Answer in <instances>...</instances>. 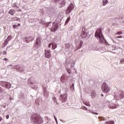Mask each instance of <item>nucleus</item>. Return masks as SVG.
<instances>
[{"label":"nucleus","mask_w":124,"mask_h":124,"mask_svg":"<svg viewBox=\"0 0 124 124\" xmlns=\"http://www.w3.org/2000/svg\"><path fill=\"white\" fill-rule=\"evenodd\" d=\"M108 3V0H103V5H106Z\"/></svg>","instance_id":"2eb2a0df"},{"label":"nucleus","mask_w":124,"mask_h":124,"mask_svg":"<svg viewBox=\"0 0 124 124\" xmlns=\"http://www.w3.org/2000/svg\"><path fill=\"white\" fill-rule=\"evenodd\" d=\"M6 118L7 119V120H8V119H9V115H7L6 116Z\"/></svg>","instance_id":"f704fd0d"},{"label":"nucleus","mask_w":124,"mask_h":124,"mask_svg":"<svg viewBox=\"0 0 124 124\" xmlns=\"http://www.w3.org/2000/svg\"><path fill=\"white\" fill-rule=\"evenodd\" d=\"M68 9H69V10H71V11H72V10L74 9V5H73V4H71L68 6Z\"/></svg>","instance_id":"f8f14e48"},{"label":"nucleus","mask_w":124,"mask_h":124,"mask_svg":"<svg viewBox=\"0 0 124 124\" xmlns=\"http://www.w3.org/2000/svg\"><path fill=\"white\" fill-rule=\"evenodd\" d=\"M13 7H14L15 8H17L18 7L17 6V4H16V3H14L12 5Z\"/></svg>","instance_id":"4be33fe9"},{"label":"nucleus","mask_w":124,"mask_h":124,"mask_svg":"<svg viewBox=\"0 0 124 124\" xmlns=\"http://www.w3.org/2000/svg\"><path fill=\"white\" fill-rule=\"evenodd\" d=\"M17 26V27H20L21 26V24L20 23H18Z\"/></svg>","instance_id":"ea45409f"},{"label":"nucleus","mask_w":124,"mask_h":124,"mask_svg":"<svg viewBox=\"0 0 124 124\" xmlns=\"http://www.w3.org/2000/svg\"><path fill=\"white\" fill-rule=\"evenodd\" d=\"M12 20L13 21H19L20 20V19L16 16H15L12 18Z\"/></svg>","instance_id":"4468645a"},{"label":"nucleus","mask_w":124,"mask_h":124,"mask_svg":"<svg viewBox=\"0 0 124 124\" xmlns=\"http://www.w3.org/2000/svg\"><path fill=\"white\" fill-rule=\"evenodd\" d=\"M56 0L57 1H59V0Z\"/></svg>","instance_id":"09e8293b"},{"label":"nucleus","mask_w":124,"mask_h":124,"mask_svg":"<svg viewBox=\"0 0 124 124\" xmlns=\"http://www.w3.org/2000/svg\"><path fill=\"white\" fill-rule=\"evenodd\" d=\"M120 62H121V63H124V58H123L122 59H121V60L120 61Z\"/></svg>","instance_id":"7c9ffc66"},{"label":"nucleus","mask_w":124,"mask_h":124,"mask_svg":"<svg viewBox=\"0 0 124 124\" xmlns=\"http://www.w3.org/2000/svg\"><path fill=\"white\" fill-rule=\"evenodd\" d=\"M101 96H102V97L104 96V95H103V94H101Z\"/></svg>","instance_id":"49530a36"},{"label":"nucleus","mask_w":124,"mask_h":124,"mask_svg":"<svg viewBox=\"0 0 124 124\" xmlns=\"http://www.w3.org/2000/svg\"><path fill=\"white\" fill-rule=\"evenodd\" d=\"M67 72L69 73V74H70V72L69 71H67Z\"/></svg>","instance_id":"a18cd8bd"},{"label":"nucleus","mask_w":124,"mask_h":124,"mask_svg":"<svg viewBox=\"0 0 124 124\" xmlns=\"http://www.w3.org/2000/svg\"><path fill=\"white\" fill-rule=\"evenodd\" d=\"M2 54H3V55H7V52H6V51L4 50L2 51Z\"/></svg>","instance_id":"c85d7f7f"},{"label":"nucleus","mask_w":124,"mask_h":124,"mask_svg":"<svg viewBox=\"0 0 124 124\" xmlns=\"http://www.w3.org/2000/svg\"><path fill=\"white\" fill-rule=\"evenodd\" d=\"M51 45L52 46H53V44L50 43V44H49L48 46V48H51Z\"/></svg>","instance_id":"473e14b6"},{"label":"nucleus","mask_w":124,"mask_h":124,"mask_svg":"<svg viewBox=\"0 0 124 124\" xmlns=\"http://www.w3.org/2000/svg\"><path fill=\"white\" fill-rule=\"evenodd\" d=\"M2 121V117H0V122H1Z\"/></svg>","instance_id":"58836bf2"},{"label":"nucleus","mask_w":124,"mask_h":124,"mask_svg":"<svg viewBox=\"0 0 124 124\" xmlns=\"http://www.w3.org/2000/svg\"><path fill=\"white\" fill-rule=\"evenodd\" d=\"M124 97V92L123 91H121V94H120L119 99H122Z\"/></svg>","instance_id":"ddd939ff"},{"label":"nucleus","mask_w":124,"mask_h":124,"mask_svg":"<svg viewBox=\"0 0 124 124\" xmlns=\"http://www.w3.org/2000/svg\"><path fill=\"white\" fill-rule=\"evenodd\" d=\"M114 122L113 121H109L108 122H106V124H114Z\"/></svg>","instance_id":"412c9836"},{"label":"nucleus","mask_w":124,"mask_h":124,"mask_svg":"<svg viewBox=\"0 0 124 124\" xmlns=\"http://www.w3.org/2000/svg\"><path fill=\"white\" fill-rule=\"evenodd\" d=\"M72 87H73V88H74V84H72Z\"/></svg>","instance_id":"c03bdc74"},{"label":"nucleus","mask_w":124,"mask_h":124,"mask_svg":"<svg viewBox=\"0 0 124 124\" xmlns=\"http://www.w3.org/2000/svg\"><path fill=\"white\" fill-rule=\"evenodd\" d=\"M17 27H18V26H17L16 25H13V29H16Z\"/></svg>","instance_id":"2f4dec72"},{"label":"nucleus","mask_w":124,"mask_h":124,"mask_svg":"<svg viewBox=\"0 0 124 124\" xmlns=\"http://www.w3.org/2000/svg\"><path fill=\"white\" fill-rule=\"evenodd\" d=\"M82 45H83V41H80V44H79V48H81L82 47Z\"/></svg>","instance_id":"a878e982"},{"label":"nucleus","mask_w":124,"mask_h":124,"mask_svg":"<svg viewBox=\"0 0 124 124\" xmlns=\"http://www.w3.org/2000/svg\"><path fill=\"white\" fill-rule=\"evenodd\" d=\"M3 61H8V59L7 58H4V59H3Z\"/></svg>","instance_id":"e433bc0d"},{"label":"nucleus","mask_w":124,"mask_h":124,"mask_svg":"<svg viewBox=\"0 0 124 124\" xmlns=\"http://www.w3.org/2000/svg\"><path fill=\"white\" fill-rule=\"evenodd\" d=\"M8 41H9L7 39H6L4 40V44L5 45H7V43H8Z\"/></svg>","instance_id":"b1692460"},{"label":"nucleus","mask_w":124,"mask_h":124,"mask_svg":"<svg viewBox=\"0 0 124 124\" xmlns=\"http://www.w3.org/2000/svg\"><path fill=\"white\" fill-rule=\"evenodd\" d=\"M0 85L1 87L6 88L7 89H10V88H11V84L7 82L0 81Z\"/></svg>","instance_id":"39448f33"},{"label":"nucleus","mask_w":124,"mask_h":124,"mask_svg":"<svg viewBox=\"0 0 124 124\" xmlns=\"http://www.w3.org/2000/svg\"><path fill=\"white\" fill-rule=\"evenodd\" d=\"M19 71H21V72H22V71H24V70H21H21H19Z\"/></svg>","instance_id":"de8ad7c7"},{"label":"nucleus","mask_w":124,"mask_h":124,"mask_svg":"<svg viewBox=\"0 0 124 124\" xmlns=\"http://www.w3.org/2000/svg\"><path fill=\"white\" fill-rule=\"evenodd\" d=\"M52 48L53 50H55V49H56L57 48V45L52 44Z\"/></svg>","instance_id":"aec40b11"},{"label":"nucleus","mask_w":124,"mask_h":124,"mask_svg":"<svg viewBox=\"0 0 124 124\" xmlns=\"http://www.w3.org/2000/svg\"><path fill=\"white\" fill-rule=\"evenodd\" d=\"M102 91L105 93H108L110 92V87H108L107 83L104 82L101 87Z\"/></svg>","instance_id":"7ed1b4c3"},{"label":"nucleus","mask_w":124,"mask_h":124,"mask_svg":"<svg viewBox=\"0 0 124 124\" xmlns=\"http://www.w3.org/2000/svg\"><path fill=\"white\" fill-rule=\"evenodd\" d=\"M58 29H59V26L58 25L54 24L51 28V31H56Z\"/></svg>","instance_id":"6e6552de"},{"label":"nucleus","mask_w":124,"mask_h":124,"mask_svg":"<svg viewBox=\"0 0 124 124\" xmlns=\"http://www.w3.org/2000/svg\"><path fill=\"white\" fill-rule=\"evenodd\" d=\"M92 94H93V92L92 93Z\"/></svg>","instance_id":"8fccbe9b"},{"label":"nucleus","mask_w":124,"mask_h":124,"mask_svg":"<svg viewBox=\"0 0 124 124\" xmlns=\"http://www.w3.org/2000/svg\"><path fill=\"white\" fill-rule=\"evenodd\" d=\"M87 36H88V33L86 32V27L83 26L80 37L81 38L84 39V38H87Z\"/></svg>","instance_id":"20e7f679"},{"label":"nucleus","mask_w":124,"mask_h":124,"mask_svg":"<svg viewBox=\"0 0 124 124\" xmlns=\"http://www.w3.org/2000/svg\"><path fill=\"white\" fill-rule=\"evenodd\" d=\"M31 118L34 123L39 124L43 123V120L41 118V116L37 114H33L31 115Z\"/></svg>","instance_id":"f257e3e1"},{"label":"nucleus","mask_w":124,"mask_h":124,"mask_svg":"<svg viewBox=\"0 0 124 124\" xmlns=\"http://www.w3.org/2000/svg\"><path fill=\"white\" fill-rule=\"evenodd\" d=\"M71 12V10H69V9L67 8L66 11V14H69V13H70Z\"/></svg>","instance_id":"6ab92c4d"},{"label":"nucleus","mask_w":124,"mask_h":124,"mask_svg":"<svg viewBox=\"0 0 124 124\" xmlns=\"http://www.w3.org/2000/svg\"><path fill=\"white\" fill-rule=\"evenodd\" d=\"M51 50H45V56L46 58H47V59H50L52 55L50 53Z\"/></svg>","instance_id":"423d86ee"},{"label":"nucleus","mask_w":124,"mask_h":124,"mask_svg":"<svg viewBox=\"0 0 124 124\" xmlns=\"http://www.w3.org/2000/svg\"><path fill=\"white\" fill-rule=\"evenodd\" d=\"M111 109H116V108H117V107L116 106V105H114L113 106H111L110 107Z\"/></svg>","instance_id":"393cba45"},{"label":"nucleus","mask_w":124,"mask_h":124,"mask_svg":"<svg viewBox=\"0 0 124 124\" xmlns=\"http://www.w3.org/2000/svg\"><path fill=\"white\" fill-rule=\"evenodd\" d=\"M7 39L9 40V41L10 40H11V36L9 35V36H8L7 38Z\"/></svg>","instance_id":"bb28decb"},{"label":"nucleus","mask_w":124,"mask_h":124,"mask_svg":"<svg viewBox=\"0 0 124 124\" xmlns=\"http://www.w3.org/2000/svg\"><path fill=\"white\" fill-rule=\"evenodd\" d=\"M93 114H95V115H98V113L97 112H94Z\"/></svg>","instance_id":"a19ab883"},{"label":"nucleus","mask_w":124,"mask_h":124,"mask_svg":"<svg viewBox=\"0 0 124 124\" xmlns=\"http://www.w3.org/2000/svg\"><path fill=\"white\" fill-rule=\"evenodd\" d=\"M3 91L2 88L0 87V93H2Z\"/></svg>","instance_id":"72a5a7b5"},{"label":"nucleus","mask_w":124,"mask_h":124,"mask_svg":"<svg viewBox=\"0 0 124 124\" xmlns=\"http://www.w3.org/2000/svg\"><path fill=\"white\" fill-rule=\"evenodd\" d=\"M69 21H70V17L69 16L65 22V25H67Z\"/></svg>","instance_id":"f3484780"},{"label":"nucleus","mask_w":124,"mask_h":124,"mask_svg":"<svg viewBox=\"0 0 124 124\" xmlns=\"http://www.w3.org/2000/svg\"><path fill=\"white\" fill-rule=\"evenodd\" d=\"M65 48H66V49H68L69 48H70V44L66 43L65 45Z\"/></svg>","instance_id":"dca6fc26"},{"label":"nucleus","mask_w":124,"mask_h":124,"mask_svg":"<svg viewBox=\"0 0 124 124\" xmlns=\"http://www.w3.org/2000/svg\"><path fill=\"white\" fill-rule=\"evenodd\" d=\"M81 109H82V110H85V111H88V108L85 106L81 107Z\"/></svg>","instance_id":"a211bd4d"},{"label":"nucleus","mask_w":124,"mask_h":124,"mask_svg":"<svg viewBox=\"0 0 124 124\" xmlns=\"http://www.w3.org/2000/svg\"><path fill=\"white\" fill-rule=\"evenodd\" d=\"M54 117L55 120L56 121H57V118H56V116H55V115H54Z\"/></svg>","instance_id":"79ce46f5"},{"label":"nucleus","mask_w":124,"mask_h":124,"mask_svg":"<svg viewBox=\"0 0 124 124\" xmlns=\"http://www.w3.org/2000/svg\"><path fill=\"white\" fill-rule=\"evenodd\" d=\"M54 102H55V103H58V101H57V98L56 97H54L53 98Z\"/></svg>","instance_id":"5701e85b"},{"label":"nucleus","mask_w":124,"mask_h":124,"mask_svg":"<svg viewBox=\"0 0 124 124\" xmlns=\"http://www.w3.org/2000/svg\"><path fill=\"white\" fill-rule=\"evenodd\" d=\"M122 33H123V32H122V31H119V32H118L117 33H115V34L120 35V34H122Z\"/></svg>","instance_id":"c756f323"},{"label":"nucleus","mask_w":124,"mask_h":124,"mask_svg":"<svg viewBox=\"0 0 124 124\" xmlns=\"http://www.w3.org/2000/svg\"><path fill=\"white\" fill-rule=\"evenodd\" d=\"M16 12V11H15V10L12 9L9 11V13L12 16H13V15L15 14Z\"/></svg>","instance_id":"9b49d317"},{"label":"nucleus","mask_w":124,"mask_h":124,"mask_svg":"<svg viewBox=\"0 0 124 124\" xmlns=\"http://www.w3.org/2000/svg\"><path fill=\"white\" fill-rule=\"evenodd\" d=\"M60 99L62 102H65L67 99V94H61L60 95Z\"/></svg>","instance_id":"0eeeda50"},{"label":"nucleus","mask_w":124,"mask_h":124,"mask_svg":"<svg viewBox=\"0 0 124 124\" xmlns=\"http://www.w3.org/2000/svg\"><path fill=\"white\" fill-rule=\"evenodd\" d=\"M85 105H86V106H91V105H90L89 104H87V103H85Z\"/></svg>","instance_id":"c9c22d12"},{"label":"nucleus","mask_w":124,"mask_h":124,"mask_svg":"<svg viewBox=\"0 0 124 124\" xmlns=\"http://www.w3.org/2000/svg\"><path fill=\"white\" fill-rule=\"evenodd\" d=\"M61 3H62V5L64 6V5L65 4V0L62 1Z\"/></svg>","instance_id":"cd10ccee"},{"label":"nucleus","mask_w":124,"mask_h":124,"mask_svg":"<svg viewBox=\"0 0 124 124\" xmlns=\"http://www.w3.org/2000/svg\"><path fill=\"white\" fill-rule=\"evenodd\" d=\"M95 36L96 38H99L101 42L103 43L104 41L106 42V41L104 39V37H103V35H102V31H101V29H98L95 33Z\"/></svg>","instance_id":"f03ea898"},{"label":"nucleus","mask_w":124,"mask_h":124,"mask_svg":"<svg viewBox=\"0 0 124 124\" xmlns=\"http://www.w3.org/2000/svg\"><path fill=\"white\" fill-rule=\"evenodd\" d=\"M26 42L29 43L30 41H32L33 40V38L32 37H29L28 38H26Z\"/></svg>","instance_id":"9d476101"},{"label":"nucleus","mask_w":124,"mask_h":124,"mask_svg":"<svg viewBox=\"0 0 124 124\" xmlns=\"http://www.w3.org/2000/svg\"><path fill=\"white\" fill-rule=\"evenodd\" d=\"M36 45L37 46V47H39L41 45V42H40V38H37L36 40Z\"/></svg>","instance_id":"1a4fd4ad"},{"label":"nucleus","mask_w":124,"mask_h":124,"mask_svg":"<svg viewBox=\"0 0 124 124\" xmlns=\"http://www.w3.org/2000/svg\"><path fill=\"white\" fill-rule=\"evenodd\" d=\"M123 37V36H117V38H122Z\"/></svg>","instance_id":"4c0bfd02"},{"label":"nucleus","mask_w":124,"mask_h":124,"mask_svg":"<svg viewBox=\"0 0 124 124\" xmlns=\"http://www.w3.org/2000/svg\"><path fill=\"white\" fill-rule=\"evenodd\" d=\"M10 100H13V98L10 97Z\"/></svg>","instance_id":"37998d69"}]
</instances>
